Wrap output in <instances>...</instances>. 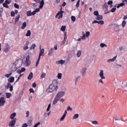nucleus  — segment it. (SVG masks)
<instances>
[{"label": "nucleus", "mask_w": 127, "mask_h": 127, "mask_svg": "<svg viewBox=\"0 0 127 127\" xmlns=\"http://www.w3.org/2000/svg\"><path fill=\"white\" fill-rule=\"evenodd\" d=\"M58 84L57 80H53L52 84L46 90L47 93H53L54 91H57V90H58V86H57Z\"/></svg>", "instance_id": "1"}, {"label": "nucleus", "mask_w": 127, "mask_h": 127, "mask_svg": "<svg viewBox=\"0 0 127 127\" xmlns=\"http://www.w3.org/2000/svg\"><path fill=\"white\" fill-rule=\"evenodd\" d=\"M99 76L101 79L99 80V83H101V84H104V81H103V79H106V77L104 76V70H101L100 73H99Z\"/></svg>", "instance_id": "2"}, {"label": "nucleus", "mask_w": 127, "mask_h": 127, "mask_svg": "<svg viewBox=\"0 0 127 127\" xmlns=\"http://www.w3.org/2000/svg\"><path fill=\"white\" fill-rule=\"evenodd\" d=\"M64 12V11H63L62 10L59 11L56 15V18H57L58 17L59 15H60L59 16V19H60V18H62V17H63V13Z\"/></svg>", "instance_id": "3"}, {"label": "nucleus", "mask_w": 127, "mask_h": 127, "mask_svg": "<svg viewBox=\"0 0 127 127\" xmlns=\"http://www.w3.org/2000/svg\"><path fill=\"white\" fill-rule=\"evenodd\" d=\"M65 95V92L64 91H60L58 92V93L57 94L56 97H57L59 99H61L63 96H64Z\"/></svg>", "instance_id": "4"}, {"label": "nucleus", "mask_w": 127, "mask_h": 127, "mask_svg": "<svg viewBox=\"0 0 127 127\" xmlns=\"http://www.w3.org/2000/svg\"><path fill=\"white\" fill-rule=\"evenodd\" d=\"M10 49V47H9V45H8V44H5V48L3 50L4 52H5V53H7V52H8V51H9V50Z\"/></svg>", "instance_id": "5"}, {"label": "nucleus", "mask_w": 127, "mask_h": 127, "mask_svg": "<svg viewBox=\"0 0 127 127\" xmlns=\"http://www.w3.org/2000/svg\"><path fill=\"white\" fill-rule=\"evenodd\" d=\"M4 104H5V100H4V97H1L0 98V105L2 107L4 106Z\"/></svg>", "instance_id": "6"}, {"label": "nucleus", "mask_w": 127, "mask_h": 127, "mask_svg": "<svg viewBox=\"0 0 127 127\" xmlns=\"http://www.w3.org/2000/svg\"><path fill=\"white\" fill-rule=\"evenodd\" d=\"M87 70V68L86 67H83L81 70V73L83 76V77H85L86 76V71Z\"/></svg>", "instance_id": "7"}, {"label": "nucleus", "mask_w": 127, "mask_h": 127, "mask_svg": "<svg viewBox=\"0 0 127 127\" xmlns=\"http://www.w3.org/2000/svg\"><path fill=\"white\" fill-rule=\"evenodd\" d=\"M94 23H98V24H101V25H103L105 22L104 21L101 20V21H97V20H94L92 22V24H94Z\"/></svg>", "instance_id": "8"}, {"label": "nucleus", "mask_w": 127, "mask_h": 127, "mask_svg": "<svg viewBox=\"0 0 127 127\" xmlns=\"http://www.w3.org/2000/svg\"><path fill=\"white\" fill-rule=\"evenodd\" d=\"M29 59H30V57H29V55H28L27 56L26 58V64L28 66H29V65H30V64L31 63Z\"/></svg>", "instance_id": "9"}, {"label": "nucleus", "mask_w": 127, "mask_h": 127, "mask_svg": "<svg viewBox=\"0 0 127 127\" xmlns=\"http://www.w3.org/2000/svg\"><path fill=\"white\" fill-rule=\"evenodd\" d=\"M16 66V67H17V68H20V67H21V63H20L18 61H16L13 63Z\"/></svg>", "instance_id": "10"}, {"label": "nucleus", "mask_w": 127, "mask_h": 127, "mask_svg": "<svg viewBox=\"0 0 127 127\" xmlns=\"http://www.w3.org/2000/svg\"><path fill=\"white\" fill-rule=\"evenodd\" d=\"M41 56H44V49H41V48L40 53L39 55V57L40 58H41Z\"/></svg>", "instance_id": "11"}, {"label": "nucleus", "mask_w": 127, "mask_h": 127, "mask_svg": "<svg viewBox=\"0 0 127 127\" xmlns=\"http://www.w3.org/2000/svg\"><path fill=\"white\" fill-rule=\"evenodd\" d=\"M17 69H18V67H16L15 64H13L11 67L12 72H15V71H16Z\"/></svg>", "instance_id": "12"}, {"label": "nucleus", "mask_w": 127, "mask_h": 127, "mask_svg": "<svg viewBox=\"0 0 127 127\" xmlns=\"http://www.w3.org/2000/svg\"><path fill=\"white\" fill-rule=\"evenodd\" d=\"M117 56L114 57L113 59L107 60L108 63H111V62H114L115 60L117 59Z\"/></svg>", "instance_id": "13"}, {"label": "nucleus", "mask_w": 127, "mask_h": 127, "mask_svg": "<svg viewBox=\"0 0 127 127\" xmlns=\"http://www.w3.org/2000/svg\"><path fill=\"white\" fill-rule=\"evenodd\" d=\"M115 25L116 31H117V32H119V31L121 30V28H120V25L116 24Z\"/></svg>", "instance_id": "14"}, {"label": "nucleus", "mask_w": 127, "mask_h": 127, "mask_svg": "<svg viewBox=\"0 0 127 127\" xmlns=\"http://www.w3.org/2000/svg\"><path fill=\"white\" fill-rule=\"evenodd\" d=\"M59 100L60 99L57 96H56L53 101V105H56V103H58Z\"/></svg>", "instance_id": "15"}, {"label": "nucleus", "mask_w": 127, "mask_h": 127, "mask_svg": "<svg viewBox=\"0 0 127 127\" xmlns=\"http://www.w3.org/2000/svg\"><path fill=\"white\" fill-rule=\"evenodd\" d=\"M9 83H13L14 82V77L12 76L9 78L8 79Z\"/></svg>", "instance_id": "16"}, {"label": "nucleus", "mask_w": 127, "mask_h": 127, "mask_svg": "<svg viewBox=\"0 0 127 127\" xmlns=\"http://www.w3.org/2000/svg\"><path fill=\"white\" fill-rule=\"evenodd\" d=\"M64 63H65V61H63V60H61L56 62V64H61L62 65H63Z\"/></svg>", "instance_id": "17"}, {"label": "nucleus", "mask_w": 127, "mask_h": 127, "mask_svg": "<svg viewBox=\"0 0 127 127\" xmlns=\"http://www.w3.org/2000/svg\"><path fill=\"white\" fill-rule=\"evenodd\" d=\"M53 51H54V49L51 48L48 53L49 56H52V54H53Z\"/></svg>", "instance_id": "18"}, {"label": "nucleus", "mask_w": 127, "mask_h": 127, "mask_svg": "<svg viewBox=\"0 0 127 127\" xmlns=\"http://www.w3.org/2000/svg\"><path fill=\"white\" fill-rule=\"evenodd\" d=\"M16 123V120L14 119L11 122H10L9 124H10L11 127H13V126H14V125H15Z\"/></svg>", "instance_id": "19"}, {"label": "nucleus", "mask_w": 127, "mask_h": 127, "mask_svg": "<svg viewBox=\"0 0 127 127\" xmlns=\"http://www.w3.org/2000/svg\"><path fill=\"white\" fill-rule=\"evenodd\" d=\"M40 8H42L43 7V6L44 5V0H42L40 2Z\"/></svg>", "instance_id": "20"}, {"label": "nucleus", "mask_w": 127, "mask_h": 127, "mask_svg": "<svg viewBox=\"0 0 127 127\" xmlns=\"http://www.w3.org/2000/svg\"><path fill=\"white\" fill-rule=\"evenodd\" d=\"M32 78H33V73L32 72H30L28 76V80H31Z\"/></svg>", "instance_id": "21"}, {"label": "nucleus", "mask_w": 127, "mask_h": 127, "mask_svg": "<svg viewBox=\"0 0 127 127\" xmlns=\"http://www.w3.org/2000/svg\"><path fill=\"white\" fill-rule=\"evenodd\" d=\"M102 19H103V15H97V17H96L97 20H102Z\"/></svg>", "instance_id": "22"}, {"label": "nucleus", "mask_w": 127, "mask_h": 127, "mask_svg": "<svg viewBox=\"0 0 127 127\" xmlns=\"http://www.w3.org/2000/svg\"><path fill=\"white\" fill-rule=\"evenodd\" d=\"M32 117H29V121H28L27 124L28 125H30V126H31V123H32Z\"/></svg>", "instance_id": "23"}, {"label": "nucleus", "mask_w": 127, "mask_h": 127, "mask_svg": "<svg viewBox=\"0 0 127 127\" xmlns=\"http://www.w3.org/2000/svg\"><path fill=\"white\" fill-rule=\"evenodd\" d=\"M15 116H16V113H12L10 116V119H11V120H13V119H14V117H15Z\"/></svg>", "instance_id": "24"}, {"label": "nucleus", "mask_w": 127, "mask_h": 127, "mask_svg": "<svg viewBox=\"0 0 127 127\" xmlns=\"http://www.w3.org/2000/svg\"><path fill=\"white\" fill-rule=\"evenodd\" d=\"M27 16H31L32 15V13L31 12V10H28L26 12Z\"/></svg>", "instance_id": "25"}, {"label": "nucleus", "mask_w": 127, "mask_h": 127, "mask_svg": "<svg viewBox=\"0 0 127 127\" xmlns=\"http://www.w3.org/2000/svg\"><path fill=\"white\" fill-rule=\"evenodd\" d=\"M125 4H126V3H125L124 2L121 3L117 6V8H120V7H121V6H124V5H125Z\"/></svg>", "instance_id": "26"}, {"label": "nucleus", "mask_w": 127, "mask_h": 127, "mask_svg": "<svg viewBox=\"0 0 127 127\" xmlns=\"http://www.w3.org/2000/svg\"><path fill=\"white\" fill-rule=\"evenodd\" d=\"M19 18H20V15H18L15 20V23H17L18 20H19Z\"/></svg>", "instance_id": "27"}, {"label": "nucleus", "mask_w": 127, "mask_h": 127, "mask_svg": "<svg viewBox=\"0 0 127 127\" xmlns=\"http://www.w3.org/2000/svg\"><path fill=\"white\" fill-rule=\"evenodd\" d=\"M76 55H77V57H81V56L82 55V51H78V52H77V54H76Z\"/></svg>", "instance_id": "28"}, {"label": "nucleus", "mask_w": 127, "mask_h": 127, "mask_svg": "<svg viewBox=\"0 0 127 127\" xmlns=\"http://www.w3.org/2000/svg\"><path fill=\"white\" fill-rule=\"evenodd\" d=\"M24 50H27V49H28V42H27L26 43V46H24L23 48Z\"/></svg>", "instance_id": "29"}, {"label": "nucleus", "mask_w": 127, "mask_h": 127, "mask_svg": "<svg viewBox=\"0 0 127 127\" xmlns=\"http://www.w3.org/2000/svg\"><path fill=\"white\" fill-rule=\"evenodd\" d=\"M82 37H81V39L82 40H86V36L85 35V32H82Z\"/></svg>", "instance_id": "30"}, {"label": "nucleus", "mask_w": 127, "mask_h": 127, "mask_svg": "<svg viewBox=\"0 0 127 127\" xmlns=\"http://www.w3.org/2000/svg\"><path fill=\"white\" fill-rule=\"evenodd\" d=\"M30 35H31V32L30 31V30H29L27 31V32L26 34V36L28 37L29 36H30Z\"/></svg>", "instance_id": "31"}, {"label": "nucleus", "mask_w": 127, "mask_h": 127, "mask_svg": "<svg viewBox=\"0 0 127 127\" xmlns=\"http://www.w3.org/2000/svg\"><path fill=\"white\" fill-rule=\"evenodd\" d=\"M26 27V22H24L22 24V26L21 27L22 29H24Z\"/></svg>", "instance_id": "32"}, {"label": "nucleus", "mask_w": 127, "mask_h": 127, "mask_svg": "<svg viewBox=\"0 0 127 127\" xmlns=\"http://www.w3.org/2000/svg\"><path fill=\"white\" fill-rule=\"evenodd\" d=\"M35 47H36V45L35 44H33L30 47V50H32V49H35Z\"/></svg>", "instance_id": "33"}, {"label": "nucleus", "mask_w": 127, "mask_h": 127, "mask_svg": "<svg viewBox=\"0 0 127 127\" xmlns=\"http://www.w3.org/2000/svg\"><path fill=\"white\" fill-rule=\"evenodd\" d=\"M6 96L7 99H9L11 97V93H6Z\"/></svg>", "instance_id": "34"}, {"label": "nucleus", "mask_w": 127, "mask_h": 127, "mask_svg": "<svg viewBox=\"0 0 127 127\" xmlns=\"http://www.w3.org/2000/svg\"><path fill=\"white\" fill-rule=\"evenodd\" d=\"M78 118H79V114H75L73 117L74 120H76V119H78Z\"/></svg>", "instance_id": "35"}, {"label": "nucleus", "mask_w": 127, "mask_h": 127, "mask_svg": "<svg viewBox=\"0 0 127 127\" xmlns=\"http://www.w3.org/2000/svg\"><path fill=\"white\" fill-rule=\"evenodd\" d=\"M107 46H107L106 44H104V43L100 44V47H101V48H104V47H107Z\"/></svg>", "instance_id": "36"}, {"label": "nucleus", "mask_w": 127, "mask_h": 127, "mask_svg": "<svg viewBox=\"0 0 127 127\" xmlns=\"http://www.w3.org/2000/svg\"><path fill=\"white\" fill-rule=\"evenodd\" d=\"M3 7H5L6 8H8L9 6H8V5L6 3H3Z\"/></svg>", "instance_id": "37"}, {"label": "nucleus", "mask_w": 127, "mask_h": 127, "mask_svg": "<svg viewBox=\"0 0 127 127\" xmlns=\"http://www.w3.org/2000/svg\"><path fill=\"white\" fill-rule=\"evenodd\" d=\"M61 30H62V31H65V30H66V26H62Z\"/></svg>", "instance_id": "38"}, {"label": "nucleus", "mask_w": 127, "mask_h": 127, "mask_svg": "<svg viewBox=\"0 0 127 127\" xmlns=\"http://www.w3.org/2000/svg\"><path fill=\"white\" fill-rule=\"evenodd\" d=\"M41 58L38 57V60L37 61L36 64V67H37L38 66V64H39V62L40 61V59Z\"/></svg>", "instance_id": "39"}, {"label": "nucleus", "mask_w": 127, "mask_h": 127, "mask_svg": "<svg viewBox=\"0 0 127 127\" xmlns=\"http://www.w3.org/2000/svg\"><path fill=\"white\" fill-rule=\"evenodd\" d=\"M66 40H67V33L65 32L64 33V42H66Z\"/></svg>", "instance_id": "40"}, {"label": "nucleus", "mask_w": 127, "mask_h": 127, "mask_svg": "<svg viewBox=\"0 0 127 127\" xmlns=\"http://www.w3.org/2000/svg\"><path fill=\"white\" fill-rule=\"evenodd\" d=\"M85 36H86V37H87V38H88V37H89L90 36V32L89 31L86 32Z\"/></svg>", "instance_id": "41"}, {"label": "nucleus", "mask_w": 127, "mask_h": 127, "mask_svg": "<svg viewBox=\"0 0 127 127\" xmlns=\"http://www.w3.org/2000/svg\"><path fill=\"white\" fill-rule=\"evenodd\" d=\"M80 0H78L76 4L75 5L76 7H78L80 6Z\"/></svg>", "instance_id": "42"}, {"label": "nucleus", "mask_w": 127, "mask_h": 127, "mask_svg": "<svg viewBox=\"0 0 127 127\" xmlns=\"http://www.w3.org/2000/svg\"><path fill=\"white\" fill-rule=\"evenodd\" d=\"M126 24H127V22L125 20H124L122 22V27H125V26H126Z\"/></svg>", "instance_id": "43"}, {"label": "nucleus", "mask_w": 127, "mask_h": 127, "mask_svg": "<svg viewBox=\"0 0 127 127\" xmlns=\"http://www.w3.org/2000/svg\"><path fill=\"white\" fill-rule=\"evenodd\" d=\"M93 14L96 15V16H98V15H99V12L98 11H95L93 13Z\"/></svg>", "instance_id": "44"}, {"label": "nucleus", "mask_w": 127, "mask_h": 127, "mask_svg": "<svg viewBox=\"0 0 127 127\" xmlns=\"http://www.w3.org/2000/svg\"><path fill=\"white\" fill-rule=\"evenodd\" d=\"M3 11V8L1 7L0 8V17L1 16V14L2 13V12Z\"/></svg>", "instance_id": "45"}, {"label": "nucleus", "mask_w": 127, "mask_h": 127, "mask_svg": "<svg viewBox=\"0 0 127 127\" xmlns=\"http://www.w3.org/2000/svg\"><path fill=\"white\" fill-rule=\"evenodd\" d=\"M71 19L72 21H75L76 20V17H75L74 16H72L71 17Z\"/></svg>", "instance_id": "46"}, {"label": "nucleus", "mask_w": 127, "mask_h": 127, "mask_svg": "<svg viewBox=\"0 0 127 127\" xmlns=\"http://www.w3.org/2000/svg\"><path fill=\"white\" fill-rule=\"evenodd\" d=\"M65 117L66 116L65 115H63V117H62L60 119V122H62V121H64V119H65Z\"/></svg>", "instance_id": "47"}, {"label": "nucleus", "mask_w": 127, "mask_h": 127, "mask_svg": "<svg viewBox=\"0 0 127 127\" xmlns=\"http://www.w3.org/2000/svg\"><path fill=\"white\" fill-rule=\"evenodd\" d=\"M11 73H9V74H6L5 75V77H6V78H9V77H10V76H11Z\"/></svg>", "instance_id": "48"}, {"label": "nucleus", "mask_w": 127, "mask_h": 127, "mask_svg": "<svg viewBox=\"0 0 127 127\" xmlns=\"http://www.w3.org/2000/svg\"><path fill=\"white\" fill-rule=\"evenodd\" d=\"M58 79H61V78H62V73H59L58 74Z\"/></svg>", "instance_id": "49"}, {"label": "nucleus", "mask_w": 127, "mask_h": 127, "mask_svg": "<svg viewBox=\"0 0 127 127\" xmlns=\"http://www.w3.org/2000/svg\"><path fill=\"white\" fill-rule=\"evenodd\" d=\"M116 9H117V8L113 7L111 9V12H115V11H116Z\"/></svg>", "instance_id": "50"}, {"label": "nucleus", "mask_w": 127, "mask_h": 127, "mask_svg": "<svg viewBox=\"0 0 127 127\" xmlns=\"http://www.w3.org/2000/svg\"><path fill=\"white\" fill-rule=\"evenodd\" d=\"M15 12L13 11H12L11 12V16H15Z\"/></svg>", "instance_id": "51"}, {"label": "nucleus", "mask_w": 127, "mask_h": 127, "mask_svg": "<svg viewBox=\"0 0 127 127\" xmlns=\"http://www.w3.org/2000/svg\"><path fill=\"white\" fill-rule=\"evenodd\" d=\"M14 6L15 8H19V5L18 4L15 3Z\"/></svg>", "instance_id": "52"}, {"label": "nucleus", "mask_w": 127, "mask_h": 127, "mask_svg": "<svg viewBox=\"0 0 127 127\" xmlns=\"http://www.w3.org/2000/svg\"><path fill=\"white\" fill-rule=\"evenodd\" d=\"M72 110H73V109H72V108H71V107H70V106H68L67 107V111H71Z\"/></svg>", "instance_id": "53"}, {"label": "nucleus", "mask_w": 127, "mask_h": 127, "mask_svg": "<svg viewBox=\"0 0 127 127\" xmlns=\"http://www.w3.org/2000/svg\"><path fill=\"white\" fill-rule=\"evenodd\" d=\"M29 111H27L26 113V118H29Z\"/></svg>", "instance_id": "54"}, {"label": "nucleus", "mask_w": 127, "mask_h": 127, "mask_svg": "<svg viewBox=\"0 0 127 127\" xmlns=\"http://www.w3.org/2000/svg\"><path fill=\"white\" fill-rule=\"evenodd\" d=\"M104 6L106 9H108V7H109V6H108V4L107 3L104 4Z\"/></svg>", "instance_id": "55"}, {"label": "nucleus", "mask_w": 127, "mask_h": 127, "mask_svg": "<svg viewBox=\"0 0 127 127\" xmlns=\"http://www.w3.org/2000/svg\"><path fill=\"white\" fill-rule=\"evenodd\" d=\"M11 86V84H10V83H8L7 84V88L9 89Z\"/></svg>", "instance_id": "56"}, {"label": "nucleus", "mask_w": 127, "mask_h": 127, "mask_svg": "<svg viewBox=\"0 0 127 127\" xmlns=\"http://www.w3.org/2000/svg\"><path fill=\"white\" fill-rule=\"evenodd\" d=\"M9 91H10V92H12V91H13V86L11 85L10 86Z\"/></svg>", "instance_id": "57"}, {"label": "nucleus", "mask_w": 127, "mask_h": 127, "mask_svg": "<svg viewBox=\"0 0 127 127\" xmlns=\"http://www.w3.org/2000/svg\"><path fill=\"white\" fill-rule=\"evenodd\" d=\"M113 1H112V0H110V1H109L108 2V4L109 5H110V4L111 5H112V4H113Z\"/></svg>", "instance_id": "58"}, {"label": "nucleus", "mask_w": 127, "mask_h": 127, "mask_svg": "<svg viewBox=\"0 0 127 127\" xmlns=\"http://www.w3.org/2000/svg\"><path fill=\"white\" fill-rule=\"evenodd\" d=\"M5 3H7V4H9V3H10V1L9 0H5Z\"/></svg>", "instance_id": "59"}, {"label": "nucleus", "mask_w": 127, "mask_h": 127, "mask_svg": "<svg viewBox=\"0 0 127 127\" xmlns=\"http://www.w3.org/2000/svg\"><path fill=\"white\" fill-rule=\"evenodd\" d=\"M93 125H98V122L97 121H92Z\"/></svg>", "instance_id": "60"}, {"label": "nucleus", "mask_w": 127, "mask_h": 127, "mask_svg": "<svg viewBox=\"0 0 127 127\" xmlns=\"http://www.w3.org/2000/svg\"><path fill=\"white\" fill-rule=\"evenodd\" d=\"M17 73H18V74H21V73H22V71H21V69H18L17 70Z\"/></svg>", "instance_id": "61"}, {"label": "nucleus", "mask_w": 127, "mask_h": 127, "mask_svg": "<svg viewBox=\"0 0 127 127\" xmlns=\"http://www.w3.org/2000/svg\"><path fill=\"white\" fill-rule=\"evenodd\" d=\"M39 125H40V122H38L37 124H36L34 125V127H38V126H39Z\"/></svg>", "instance_id": "62"}, {"label": "nucleus", "mask_w": 127, "mask_h": 127, "mask_svg": "<svg viewBox=\"0 0 127 127\" xmlns=\"http://www.w3.org/2000/svg\"><path fill=\"white\" fill-rule=\"evenodd\" d=\"M32 87L33 88H36V83L35 82H34L32 84Z\"/></svg>", "instance_id": "63"}, {"label": "nucleus", "mask_w": 127, "mask_h": 127, "mask_svg": "<svg viewBox=\"0 0 127 127\" xmlns=\"http://www.w3.org/2000/svg\"><path fill=\"white\" fill-rule=\"evenodd\" d=\"M30 93H34V90H33V88H30Z\"/></svg>", "instance_id": "64"}]
</instances>
